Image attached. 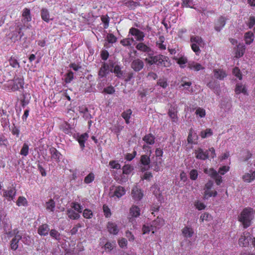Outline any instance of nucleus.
Wrapping results in <instances>:
<instances>
[{"label": "nucleus", "instance_id": "f8f14e48", "mask_svg": "<svg viewBox=\"0 0 255 255\" xmlns=\"http://www.w3.org/2000/svg\"><path fill=\"white\" fill-rule=\"evenodd\" d=\"M140 163L144 166L141 168L142 172L147 170L149 168V163H150V159L149 156L147 155H142L140 157Z\"/></svg>", "mask_w": 255, "mask_h": 255}, {"label": "nucleus", "instance_id": "aec40b11", "mask_svg": "<svg viewBox=\"0 0 255 255\" xmlns=\"http://www.w3.org/2000/svg\"><path fill=\"white\" fill-rule=\"evenodd\" d=\"M107 227L109 233L113 235H117L119 231L117 225L114 223L109 222Z\"/></svg>", "mask_w": 255, "mask_h": 255}, {"label": "nucleus", "instance_id": "39448f33", "mask_svg": "<svg viewBox=\"0 0 255 255\" xmlns=\"http://www.w3.org/2000/svg\"><path fill=\"white\" fill-rule=\"evenodd\" d=\"M228 18L223 15H221L218 17L215 22L214 28L216 31L219 32L224 27L226 24V21Z\"/></svg>", "mask_w": 255, "mask_h": 255}, {"label": "nucleus", "instance_id": "4d7b16f0", "mask_svg": "<svg viewBox=\"0 0 255 255\" xmlns=\"http://www.w3.org/2000/svg\"><path fill=\"white\" fill-rule=\"evenodd\" d=\"M195 114L200 118L204 117L206 115L205 110L202 108H198L195 112Z\"/></svg>", "mask_w": 255, "mask_h": 255}, {"label": "nucleus", "instance_id": "393cba45", "mask_svg": "<svg viewBox=\"0 0 255 255\" xmlns=\"http://www.w3.org/2000/svg\"><path fill=\"white\" fill-rule=\"evenodd\" d=\"M245 46L243 44H239L237 45L236 49L235 57L240 58L243 56L245 52Z\"/></svg>", "mask_w": 255, "mask_h": 255}, {"label": "nucleus", "instance_id": "bf43d9fd", "mask_svg": "<svg viewBox=\"0 0 255 255\" xmlns=\"http://www.w3.org/2000/svg\"><path fill=\"white\" fill-rule=\"evenodd\" d=\"M73 79V73L69 71L65 75V81L66 83H70Z\"/></svg>", "mask_w": 255, "mask_h": 255}, {"label": "nucleus", "instance_id": "6e6d98bb", "mask_svg": "<svg viewBox=\"0 0 255 255\" xmlns=\"http://www.w3.org/2000/svg\"><path fill=\"white\" fill-rule=\"evenodd\" d=\"M109 165L113 169H119L121 168V165L116 160L110 161Z\"/></svg>", "mask_w": 255, "mask_h": 255}, {"label": "nucleus", "instance_id": "13d9d810", "mask_svg": "<svg viewBox=\"0 0 255 255\" xmlns=\"http://www.w3.org/2000/svg\"><path fill=\"white\" fill-rule=\"evenodd\" d=\"M18 241L15 239H12L10 242V249L13 251H15L18 247Z\"/></svg>", "mask_w": 255, "mask_h": 255}, {"label": "nucleus", "instance_id": "9b49d317", "mask_svg": "<svg viewBox=\"0 0 255 255\" xmlns=\"http://www.w3.org/2000/svg\"><path fill=\"white\" fill-rule=\"evenodd\" d=\"M164 224V221L162 218L157 217L155 220L153 221L150 224L151 226V230L156 231L161 228Z\"/></svg>", "mask_w": 255, "mask_h": 255}, {"label": "nucleus", "instance_id": "a211bd4d", "mask_svg": "<svg viewBox=\"0 0 255 255\" xmlns=\"http://www.w3.org/2000/svg\"><path fill=\"white\" fill-rule=\"evenodd\" d=\"M177 108L176 105H171L168 111V115L173 120V122H175L177 119Z\"/></svg>", "mask_w": 255, "mask_h": 255}, {"label": "nucleus", "instance_id": "bb28decb", "mask_svg": "<svg viewBox=\"0 0 255 255\" xmlns=\"http://www.w3.org/2000/svg\"><path fill=\"white\" fill-rule=\"evenodd\" d=\"M88 138V134L87 133H84L81 134L78 137V141L80 144V147L83 149L85 147V142L87 140Z\"/></svg>", "mask_w": 255, "mask_h": 255}, {"label": "nucleus", "instance_id": "7c9ffc66", "mask_svg": "<svg viewBox=\"0 0 255 255\" xmlns=\"http://www.w3.org/2000/svg\"><path fill=\"white\" fill-rule=\"evenodd\" d=\"M41 18L46 22L50 20V14L47 9L42 8L41 10Z\"/></svg>", "mask_w": 255, "mask_h": 255}, {"label": "nucleus", "instance_id": "09e8293b", "mask_svg": "<svg viewBox=\"0 0 255 255\" xmlns=\"http://www.w3.org/2000/svg\"><path fill=\"white\" fill-rule=\"evenodd\" d=\"M125 4L127 6H128L130 9H134L137 6H138L140 5L139 3L135 2L133 0H129V1H127V2H126Z\"/></svg>", "mask_w": 255, "mask_h": 255}, {"label": "nucleus", "instance_id": "0e129e2a", "mask_svg": "<svg viewBox=\"0 0 255 255\" xmlns=\"http://www.w3.org/2000/svg\"><path fill=\"white\" fill-rule=\"evenodd\" d=\"M115 92V90L114 88L112 86H109L107 88H105L104 89L103 91H102V93H106L108 94H112Z\"/></svg>", "mask_w": 255, "mask_h": 255}, {"label": "nucleus", "instance_id": "473e14b6", "mask_svg": "<svg viewBox=\"0 0 255 255\" xmlns=\"http://www.w3.org/2000/svg\"><path fill=\"white\" fill-rule=\"evenodd\" d=\"M140 209L137 206H132L129 210L130 215L133 217H137L140 215Z\"/></svg>", "mask_w": 255, "mask_h": 255}, {"label": "nucleus", "instance_id": "c9c22d12", "mask_svg": "<svg viewBox=\"0 0 255 255\" xmlns=\"http://www.w3.org/2000/svg\"><path fill=\"white\" fill-rule=\"evenodd\" d=\"M245 39L247 44H251L254 39V33L251 31L246 32L245 34Z\"/></svg>", "mask_w": 255, "mask_h": 255}, {"label": "nucleus", "instance_id": "4468645a", "mask_svg": "<svg viewBox=\"0 0 255 255\" xmlns=\"http://www.w3.org/2000/svg\"><path fill=\"white\" fill-rule=\"evenodd\" d=\"M135 48L140 51L148 53V55H150V52H152L151 48L143 42L137 43Z\"/></svg>", "mask_w": 255, "mask_h": 255}, {"label": "nucleus", "instance_id": "ddd939ff", "mask_svg": "<svg viewBox=\"0 0 255 255\" xmlns=\"http://www.w3.org/2000/svg\"><path fill=\"white\" fill-rule=\"evenodd\" d=\"M196 157L198 159L205 160L209 157V153L208 150L204 151V150L201 148H198L195 151Z\"/></svg>", "mask_w": 255, "mask_h": 255}, {"label": "nucleus", "instance_id": "37998d69", "mask_svg": "<svg viewBox=\"0 0 255 255\" xmlns=\"http://www.w3.org/2000/svg\"><path fill=\"white\" fill-rule=\"evenodd\" d=\"M8 61L9 65L13 68H16L20 67L19 63L14 57H11Z\"/></svg>", "mask_w": 255, "mask_h": 255}, {"label": "nucleus", "instance_id": "7ed1b4c3", "mask_svg": "<svg viewBox=\"0 0 255 255\" xmlns=\"http://www.w3.org/2000/svg\"><path fill=\"white\" fill-rule=\"evenodd\" d=\"M190 41L192 43L191 46L192 50L195 52L196 55H199L201 52L199 47H203L205 45L203 39L199 36H192L190 38Z\"/></svg>", "mask_w": 255, "mask_h": 255}, {"label": "nucleus", "instance_id": "0eeeda50", "mask_svg": "<svg viewBox=\"0 0 255 255\" xmlns=\"http://www.w3.org/2000/svg\"><path fill=\"white\" fill-rule=\"evenodd\" d=\"M23 79L15 76L13 79V83L11 86V89L13 91L18 90L20 88L23 87Z\"/></svg>", "mask_w": 255, "mask_h": 255}, {"label": "nucleus", "instance_id": "c756f323", "mask_svg": "<svg viewBox=\"0 0 255 255\" xmlns=\"http://www.w3.org/2000/svg\"><path fill=\"white\" fill-rule=\"evenodd\" d=\"M67 215L70 219L72 220H77L80 217V214L72 209H67Z\"/></svg>", "mask_w": 255, "mask_h": 255}, {"label": "nucleus", "instance_id": "f704fd0d", "mask_svg": "<svg viewBox=\"0 0 255 255\" xmlns=\"http://www.w3.org/2000/svg\"><path fill=\"white\" fill-rule=\"evenodd\" d=\"M255 178V172H250V173H246L243 176V179L245 181L250 182Z\"/></svg>", "mask_w": 255, "mask_h": 255}, {"label": "nucleus", "instance_id": "69168bd1", "mask_svg": "<svg viewBox=\"0 0 255 255\" xmlns=\"http://www.w3.org/2000/svg\"><path fill=\"white\" fill-rule=\"evenodd\" d=\"M71 207L79 213H81L82 212V207L77 203H73Z\"/></svg>", "mask_w": 255, "mask_h": 255}, {"label": "nucleus", "instance_id": "4be33fe9", "mask_svg": "<svg viewBox=\"0 0 255 255\" xmlns=\"http://www.w3.org/2000/svg\"><path fill=\"white\" fill-rule=\"evenodd\" d=\"M50 229L47 224H42L38 229V233L40 236H46L48 235Z\"/></svg>", "mask_w": 255, "mask_h": 255}, {"label": "nucleus", "instance_id": "2eb2a0df", "mask_svg": "<svg viewBox=\"0 0 255 255\" xmlns=\"http://www.w3.org/2000/svg\"><path fill=\"white\" fill-rule=\"evenodd\" d=\"M235 92L237 95H239L241 93L243 94L244 95H249L246 86L242 84V83H237L236 84Z\"/></svg>", "mask_w": 255, "mask_h": 255}, {"label": "nucleus", "instance_id": "f03ea898", "mask_svg": "<svg viewBox=\"0 0 255 255\" xmlns=\"http://www.w3.org/2000/svg\"><path fill=\"white\" fill-rule=\"evenodd\" d=\"M253 209L246 208L242 212L239 217V221L243 224L244 227L247 228L251 225V221L253 218Z\"/></svg>", "mask_w": 255, "mask_h": 255}, {"label": "nucleus", "instance_id": "b1692460", "mask_svg": "<svg viewBox=\"0 0 255 255\" xmlns=\"http://www.w3.org/2000/svg\"><path fill=\"white\" fill-rule=\"evenodd\" d=\"M188 67L191 70L199 71L204 69V67L200 64L195 62H190L188 64Z\"/></svg>", "mask_w": 255, "mask_h": 255}, {"label": "nucleus", "instance_id": "49530a36", "mask_svg": "<svg viewBox=\"0 0 255 255\" xmlns=\"http://www.w3.org/2000/svg\"><path fill=\"white\" fill-rule=\"evenodd\" d=\"M28 151H29V146L27 143H24L22 146V147L21 150H20V153L21 155L26 156L28 154Z\"/></svg>", "mask_w": 255, "mask_h": 255}, {"label": "nucleus", "instance_id": "603ef678", "mask_svg": "<svg viewBox=\"0 0 255 255\" xmlns=\"http://www.w3.org/2000/svg\"><path fill=\"white\" fill-rule=\"evenodd\" d=\"M189 175L191 180H196L198 175V171L196 169H192L189 173Z\"/></svg>", "mask_w": 255, "mask_h": 255}, {"label": "nucleus", "instance_id": "f257e3e1", "mask_svg": "<svg viewBox=\"0 0 255 255\" xmlns=\"http://www.w3.org/2000/svg\"><path fill=\"white\" fill-rule=\"evenodd\" d=\"M229 170V167L224 166L222 167H220L218 172H217L213 168L207 169L206 168L204 169V172L208 174L212 178L215 180L216 184L219 185L222 182V178L219 175V173L221 175H224L226 172H227Z\"/></svg>", "mask_w": 255, "mask_h": 255}, {"label": "nucleus", "instance_id": "3c124183", "mask_svg": "<svg viewBox=\"0 0 255 255\" xmlns=\"http://www.w3.org/2000/svg\"><path fill=\"white\" fill-rule=\"evenodd\" d=\"M117 37L112 33H109L107 36V40L108 43H114L117 41Z\"/></svg>", "mask_w": 255, "mask_h": 255}, {"label": "nucleus", "instance_id": "1a4fd4ad", "mask_svg": "<svg viewBox=\"0 0 255 255\" xmlns=\"http://www.w3.org/2000/svg\"><path fill=\"white\" fill-rule=\"evenodd\" d=\"M144 65V63L141 60L136 59L131 62L130 66L135 72H139L143 69Z\"/></svg>", "mask_w": 255, "mask_h": 255}, {"label": "nucleus", "instance_id": "774afa93", "mask_svg": "<svg viewBox=\"0 0 255 255\" xmlns=\"http://www.w3.org/2000/svg\"><path fill=\"white\" fill-rule=\"evenodd\" d=\"M82 226L81 224L78 223L73 227V228L70 230V233L72 235H74L77 234L78 229L81 228Z\"/></svg>", "mask_w": 255, "mask_h": 255}, {"label": "nucleus", "instance_id": "412c9836", "mask_svg": "<svg viewBox=\"0 0 255 255\" xmlns=\"http://www.w3.org/2000/svg\"><path fill=\"white\" fill-rule=\"evenodd\" d=\"M149 58H145V61L149 65H153L154 64H156L157 62L159 60V58H163V56L161 55H158L156 56H151V54L149 55Z\"/></svg>", "mask_w": 255, "mask_h": 255}, {"label": "nucleus", "instance_id": "423d86ee", "mask_svg": "<svg viewBox=\"0 0 255 255\" xmlns=\"http://www.w3.org/2000/svg\"><path fill=\"white\" fill-rule=\"evenodd\" d=\"M129 33L134 36L138 41H142L144 39V33L136 28L132 27L129 29Z\"/></svg>", "mask_w": 255, "mask_h": 255}, {"label": "nucleus", "instance_id": "680f3d73", "mask_svg": "<svg viewBox=\"0 0 255 255\" xmlns=\"http://www.w3.org/2000/svg\"><path fill=\"white\" fill-rule=\"evenodd\" d=\"M133 169L132 166L129 165H126L123 167V172L125 174H128Z\"/></svg>", "mask_w": 255, "mask_h": 255}, {"label": "nucleus", "instance_id": "5701e85b", "mask_svg": "<svg viewBox=\"0 0 255 255\" xmlns=\"http://www.w3.org/2000/svg\"><path fill=\"white\" fill-rule=\"evenodd\" d=\"M131 195L132 198L135 201H139L143 196V194L141 190L137 188H134L132 190Z\"/></svg>", "mask_w": 255, "mask_h": 255}, {"label": "nucleus", "instance_id": "e2e57ef3", "mask_svg": "<svg viewBox=\"0 0 255 255\" xmlns=\"http://www.w3.org/2000/svg\"><path fill=\"white\" fill-rule=\"evenodd\" d=\"M233 73L234 74V75L238 77L240 80L242 79V75L239 68H234L233 70Z\"/></svg>", "mask_w": 255, "mask_h": 255}, {"label": "nucleus", "instance_id": "e433bc0d", "mask_svg": "<svg viewBox=\"0 0 255 255\" xmlns=\"http://www.w3.org/2000/svg\"><path fill=\"white\" fill-rule=\"evenodd\" d=\"M22 16L23 17V20L25 21L29 22L31 20V17L30 16V9L27 8H25L23 9Z\"/></svg>", "mask_w": 255, "mask_h": 255}, {"label": "nucleus", "instance_id": "ea45409f", "mask_svg": "<svg viewBox=\"0 0 255 255\" xmlns=\"http://www.w3.org/2000/svg\"><path fill=\"white\" fill-rule=\"evenodd\" d=\"M204 198H208L209 197L214 196L215 197L217 192L216 191H212L211 189H204Z\"/></svg>", "mask_w": 255, "mask_h": 255}, {"label": "nucleus", "instance_id": "a18cd8bd", "mask_svg": "<svg viewBox=\"0 0 255 255\" xmlns=\"http://www.w3.org/2000/svg\"><path fill=\"white\" fill-rule=\"evenodd\" d=\"M95 175L93 173L91 172L87 175L84 179V182L86 184H89L94 181Z\"/></svg>", "mask_w": 255, "mask_h": 255}, {"label": "nucleus", "instance_id": "de8ad7c7", "mask_svg": "<svg viewBox=\"0 0 255 255\" xmlns=\"http://www.w3.org/2000/svg\"><path fill=\"white\" fill-rule=\"evenodd\" d=\"M212 134L213 132L211 129L208 128L206 129L205 130L202 131L201 132L200 135L203 138H205L208 136L212 135Z\"/></svg>", "mask_w": 255, "mask_h": 255}, {"label": "nucleus", "instance_id": "a878e982", "mask_svg": "<svg viewBox=\"0 0 255 255\" xmlns=\"http://www.w3.org/2000/svg\"><path fill=\"white\" fill-rule=\"evenodd\" d=\"M213 72L215 77L219 80H223L227 76L225 71L222 69H214Z\"/></svg>", "mask_w": 255, "mask_h": 255}, {"label": "nucleus", "instance_id": "cd10ccee", "mask_svg": "<svg viewBox=\"0 0 255 255\" xmlns=\"http://www.w3.org/2000/svg\"><path fill=\"white\" fill-rule=\"evenodd\" d=\"M182 233L185 238H190L193 236L194 231L192 228L185 227L182 230Z\"/></svg>", "mask_w": 255, "mask_h": 255}, {"label": "nucleus", "instance_id": "a19ab883", "mask_svg": "<svg viewBox=\"0 0 255 255\" xmlns=\"http://www.w3.org/2000/svg\"><path fill=\"white\" fill-rule=\"evenodd\" d=\"M174 59L177 60V63L180 65V67L182 68L185 67V66L183 65L188 62L187 59L185 57H181L179 58H174Z\"/></svg>", "mask_w": 255, "mask_h": 255}, {"label": "nucleus", "instance_id": "c03bdc74", "mask_svg": "<svg viewBox=\"0 0 255 255\" xmlns=\"http://www.w3.org/2000/svg\"><path fill=\"white\" fill-rule=\"evenodd\" d=\"M50 236L57 241L60 240V233L55 229L51 230L49 232Z\"/></svg>", "mask_w": 255, "mask_h": 255}, {"label": "nucleus", "instance_id": "864d4df0", "mask_svg": "<svg viewBox=\"0 0 255 255\" xmlns=\"http://www.w3.org/2000/svg\"><path fill=\"white\" fill-rule=\"evenodd\" d=\"M133 41V38H125L121 40L120 43L125 46H130L131 44V41Z\"/></svg>", "mask_w": 255, "mask_h": 255}, {"label": "nucleus", "instance_id": "72a5a7b5", "mask_svg": "<svg viewBox=\"0 0 255 255\" xmlns=\"http://www.w3.org/2000/svg\"><path fill=\"white\" fill-rule=\"evenodd\" d=\"M147 144L152 145L154 144L155 141V137L152 134L149 133L145 135L142 138Z\"/></svg>", "mask_w": 255, "mask_h": 255}, {"label": "nucleus", "instance_id": "79ce46f5", "mask_svg": "<svg viewBox=\"0 0 255 255\" xmlns=\"http://www.w3.org/2000/svg\"><path fill=\"white\" fill-rule=\"evenodd\" d=\"M80 112L83 113V117L85 120H89L92 118V116L87 108L81 109Z\"/></svg>", "mask_w": 255, "mask_h": 255}, {"label": "nucleus", "instance_id": "2f4dec72", "mask_svg": "<svg viewBox=\"0 0 255 255\" xmlns=\"http://www.w3.org/2000/svg\"><path fill=\"white\" fill-rule=\"evenodd\" d=\"M198 135L194 132L193 129L191 128L189 130V133L187 138L188 142L189 143H193L194 140L197 139Z\"/></svg>", "mask_w": 255, "mask_h": 255}, {"label": "nucleus", "instance_id": "6e6552de", "mask_svg": "<svg viewBox=\"0 0 255 255\" xmlns=\"http://www.w3.org/2000/svg\"><path fill=\"white\" fill-rule=\"evenodd\" d=\"M252 240V237L248 232L244 233L239 240V244L240 246L246 247L248 246L250 242Z\"/></svg>", "mask_w": 255, "mask_h": 255}, {"label": "nucleus", "instance_id": "6ab92c4d", "mask_svg": "<svg viewBox=\"0 0 255 255\" xmlns=\"http://www.w3.org/2000/svg\"><path fill=\"white\" fill-rule=\"evenodd\" d=\"M51 158L57 162L60 160V157L62 156L61 154L54 147H51L49 149Z\"/></svg>", "mask_w": 255, "mask_h": 255}, {"label": "nucleus", "instance_id": "20e7f679", "mask_svg": "<svg viewBox=\"0 0 255 255\" xmlns=\"http://www.w3.org/2000/svg\"><path fill=\"white\" fill-rule=\"evenodd\" d=\"M110 195L111 197L116 196L119 198L124 195L126 193L125 188L121 186H112L110 188Z\"/></svg>", "mask_w": 255, "mask_h": 255}, {"label": "nucleus", "instance_id": "c85d7f7f", "mask_svg": "<svg viewBox=\"0 0 255 255\" xmlns=\"http://www.w3.org/2000/svg\"><path fill=\"white\" fill-rule=\"evenodd\" d=\"M111 72L114 73L116 76L118 78H122L123 76L124 72L121 70V67L118 65H115L114 69L110 70Z\"/></svg>", "mask_w": 255, "mask_h": 255}, {"label": "nucleus", "instance_id": "338daca9", "mask_svg": "<svg viewBox=\"0 0 255 255\" xmlns=\"http://www.w3.org/2000/svg\"><path fill=\"white\" fill-rule=\"evenodd\" d=\"M157 84L163 88H166L168 86L167 80L165 79H159L157 82Z\"/></svg>", "mask_w": 255, "mask_h": 255}, {"label": "nucleus", "instance_id": "dca6fc26", "mask_svg": "<svg viewBox=\"0 0 255 255\" xmlns=\"http://www.w3.org/2000/svg\"><path fill=\"white\" fill-rule=\"evenodd\" d=\"M16 194V190L14 187H10L7 190H4L3 196L7 198L8 200H13Z\"/></svg>", "mask_w": 255, "mask_h": 255}, {"label": "nucleus", "instance_id": "9d476101", "mask_svg": "<svg viewBox=\"0 0 255 255\" xmlns=\"http://www.w3.org/2000/svg\"><path fill=\"white\" fill-rule=\"evenodd\" d=\"M22 28V27L17 26L15 30L12 32L11 39L13 42L20 40L21 37L24 35L23 33L21 32Z\"/></svg>", "mask_w": 255, "mask_h": 255}, {"label": "nucleus", "instance_id": "052dcab7", "mask_svg": "<svg viewBox=\"0 0 255 255\" xmlns=\"http://www.w3.org/2000/svg\"><path fill=\"white\" fill-rule=\"evenodd\" d=\"M83 216L85 218L90 219L93 216V213L90 210L85 209L83 213Z\"/></svg>", "mask_w": 255, "mask_h": 255}, {"label": "nucleus", "instance_id": "4c0bfd02", "mask_svg": "<svg viewBox=\"0 0 255 255\" xmlns=\"http://www.w3.org/2000/svg\"><path fill=\"white\" fill-rule=\"evenodd\" d=\"M55 207V201L51 199L45 203V208L47 210L53 212Z\"/></svg>", "mask_w": 255, "mask_h": 255}, {"label": "nucleus", "instance_id": "f3484780", "mask_svg": "<svg viewBox=\"0 0 255 255\" xmlns=\"http://www.w3.org/2000/svg\"><path fill=\"white\" fill-rule=\"evenodd\" d=\"M109 64L106 63H103L99 71L98 75L99 77L103 78L106 76V75L109 74Z\"/></svg>", "mask_w": 255, "mask_h": 255}, {"label": "nucleus", "instance_id": "5fc2aeb1", "mask_svg": "<svg viewBox=\"0 0 255 255\" xmlns=\"http://www.w3.org/2000/svg\"><path fill=\"white\" fill-rule=\"evenodd\" d=\"M142 231L143 234H146L149 233L150 231H151L152 233H154V231L153 230H151V226L150 225H144L142 227Z\"/></svg>", "mask_w": 255, "mask_h": 255}, {"label": "nucleus", "instance_id": "8fccbe9b", "mask_svg": "<svg viewBox=\"0 0 255 255\" xmlns=\"http://www.w3.org/2000/svg\"><path fill=\"white\" fill-rule=\"evenodd\" d=\"M16 205L18 206H25L27 205V201L25 197L23 196L19 197L17 202Z\"/></svg>", "mask_w": 255, "mask_h": 255}, {"label": "nucleus", "instance_id": "58836bf2", "mask_svg": "<svg viewBox=\"0 0 255 255\" xmlns=\"http://www.w3.org/2000/svg\"><path fill=\"white\" fill-rule=\"evenodd\" d=\"M131 114L132 111L130 109H128L122 114V117L125 119L127 124L129 123V119Z\"/></svg>", "mask_w": 255, "mask_h": 255}]
</instances>
